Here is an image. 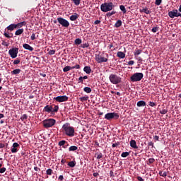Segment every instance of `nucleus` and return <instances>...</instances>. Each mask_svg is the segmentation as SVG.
Wrapping results in <instances>:
<instances>
[{"instance_id": "35", "label": "nucleus", "mask_w": 181, "mask_h": 181, "mask_svg": "<svg viewBox=\"0 0 181 181\" xmlns=\"http://www.w3.org/2000/svg\"><path fill=\"white\" fill-rule=\"evenodd\" d=\"M142 50L141 49H136V52H134V57H137L138 55H140L141 53Z\"/></svg>"}, {"instance_id": "16", "label": "nucleus", "mask_w": 181, "mask_h": 181, "mask_svg": "<svg viewBox=\"0 0 181 181\" xmlns=\"http://www.w3.org/2000/svg\"><path fill=\"white\" fill-rule=\"evenodd\" d=\"M79 18V16L78 14L77 13H74V15H71L70 17H69V19L71 21H76L77 18Z\"/></svg>"}, {"instance_id": "31", "label": "nucleus", "mask_w": 181, "mask_h": 181, "mask_svg": "<svg viewBox=\"0 0 181 181\" xmlns=\"http://www.w3.org/2000/svg\"><path fill=\"white\" fill-rule=\"evenodd\" d=\"M21 72V69H15V70H13L11 71V74L13 75H16V74H18Z\"/></svg>"}, {"instance_id": "46", "label": "nucleus", "mask_w": 181, "mask_h": 181, "mask_svg": "<svg viewBox=\"0 0 181 181\" xmlns=\"http://www.w3.org/2000/svg\"><path fill=\"white\" fill-rule=\"evenodd\" d=\"M59 110V106L55 105L54 108H52V112H57Z\"/></svg>"}, {"instance_id": "2", "label": "nucleus", "mask_w": 181, "mask_h": 181, "mask_svg": "<svg viewBox=\"0 0 181 181\" xmlns=\"http://www.w3.org/2000/svg\"><path fill=\"white\" fill-rule=\"evenodd\" d=\"M109 81L113 85H119L122 83V78L115 74H111L109 75Z\"/></svg>"}, {"instance_id": "32", "label": "nucleus", "mask_w": 181, "mask_h": 181, "mask_svg": "<svg viewBox=\"0 0 181 181\" xmlns=\"http://www.w3.org/2000/svg\"><path fill=\"white\" fill-rule=\"evenodd\" d=\"M119 8L123 12L124 14L127 13V9L124 6L120 5Z\"/></svg>"}, {"instance_id": "26", "label": "nucleus", "mask_w": 181, "mask_h": 181, "mask_svg": "<svg viewBox=\"0 0 181 181\" xmlns=\"http://www.w3.org/2000/svg\"><path fill=\"white\" fill-rule=\"evenodd\" d=\"M122 25V20H117V21L116 22V23L115 24V27L116 28H119Z\"/></svg>"}, {"instance_id": "49", "label": "nucleus", "mask_w": 181, "mask_h": 181, "mask_svg": "<svg viewBox=\"0 0 181 181\" xmlns=\"http://www.w3.org/2000/svg\"><path fill=\"white\" fill-rule=\"evenodd\" d=\"M21 63V59H15V61L13 62V64L16 65Z\"/></svg>"}, {"instance_id": "37", "label": "nucleus", "mask_w": 181, "mask_h": 181, "mask_svg": "<svg viewBox=\"0 0 181 181\" xmlns=\"http://www.w3.org/2000/svg\"><path fill=\"white\" fill-rule=\"evenodd\" d=\"M89 97L88 96H83L80 98L81 102H86L88 100Z\"/></svg>"}, {"instance_id": "11", "label": "nucleus", "mask_w": 181, "mask_h": 181, "mask_svg": "<svg viewBox=\"0 0 181 181\" xmlns=\"http://www.w3.org/2000/svg\"><path fill=\"white\" fill-rule=\"evenodd\" d=\"M74 69H80V65L78 64H76L74 66H66L63 68V72L66 73V72L69 71V70Z\"/></svg>"}, {"instance_id": "22", "label": "nucleus", "mask_w": 181, "mask_h": 181, "mask_svg": "<svg viewBox=\"0 0 181 181\" xmlns=\"http://www.w3.org/2000/svg\"><path fill=\"white\" fill-rule=\"evenodd\" d=\"M146 103L144 100H140V101L137 102V106L139 107H146Z\"/></svg>"}, {"instance_id": "14", "label": "nucleus", "mask_w": 181, "mask_h": 181, "mask_svg": "<svg viewBox=\"0 0 181 181\" xmlns=\"http://www.w3.org/2000/svg\"><path fill=\"white\" fill-rule=\"evenodd\" d=\"M52 109H53V106L52 105H47L44 107V111L45 112L50 113V112H52Z\"/></svg>"}, {"instance_id": "40", "label": "nucleus", "mask_w": 181, "mask_h": 181, "mask_svg": "<svg viewBox=\"0 0 181 181\" xmlns=\"http://www.w3.org/2000/svg\"><path fill=\"white\" fill-rule=\"evenodd\" d=\"M168 112V110L167 108H163L160 110V114H166Z\"/></svg>"}, {"instance_id": "4", "label": "nucleus", "mask_w": 181, "mask_h": 181, "mask_svg": "<svg viewBox=\"0 0 181 181\" xmlns=\"http://www.w3.org/2000/svg\"><path fill=\"white\" fill-rule=\"evenodd\" d=\"M144 76V74H142V72H136L135 74L132 75L130 80L132 82L141 81Z\"/></svg>"}, {"instance_id": "53", "label": "nucleus", "mask_w": 181, "mask_h": 181, "mask_svg": "<svg viewBox=\"0 0 181 181\" xmlns=\"http://www.w3.org/2000/svg\"><path fill=\"white\" fill-rule=\"evenodd\" d=\"M1 44L3 45V46H5V47L9 46V44L6 41H3Z\"/></svg>"}, {"instance_id": "62", "label": "nucleus", "mask_w": 181, "mask_h": 181, "mask_svg": "<svg viewBox=\"0 0 181 181\" xmlns=\"http://www.w3.org/2000/svg\"><path fill=\"white\" fill-rule=\"evenodd\" d=\"M134 61H129L128 62V65H134Z\"/></svg>"}, {"instance_id": "1", "label": "nucleus", "mask_w": 181, "mask_h": 181, "mask_svg": "<svg viewBox=\"0 0 181 181\" xmlns=\"http://www.w3.org/2000/svg\"><path fill=\"white\" fill-rule=\"evenodd\" d=\"M62 132L67 136L74 137L75 135V128L70 125V123L66 122L62 125Z\"/></svg>"}, {"instance_id": "50", "label": "nucleus", "mask_w": 181, "mask_h": 181, "mask_svg": "<svg viewBox=\"0 0 181 181\" xmlns=\"http://www.w3.org/2000/svg\"><path fill=\"white\" fill-rule=\"evenodd\" d=\"M155 4L156 6H159L162 4V0H156Z\"/></svg>"}, {"instance_id": "23", "label": "nucleus", "mask_w": 181, "mask_h": 181, "mask_svg": "<svg viewBox=\"0 0 181 181\" xmlns=\"http://www.w3.org/2000/svg\"><path fill=\"white\" fill-rule=\"evenodd\" d=\"M76 161L75 160H72V161H69L67 165L69 168H74L76 167Z\"/></svg>"}, {"instance_id": "7", "label": "nucleus", "mask_w": 181, "mask_h": 181, "mask_svg": "<svg viewBox=\"0 0 181 181\" xmlns=\"http://www.w3.org/2000/svg\"><path fill=\"white\" fill-rule=\"evenodd\" d=\"M95 59L98 64L108 62V58L103 57L102 54H95Z\"/></svg>"}, {"instance_id": "51", "label": "nucleus", "mask_w": 181, "mask_h": 181, "mask_svg": "<svg viewBox=\"0 0 181 181\" xmlns=\"http://www.w3.org/2000/svg\"><path fill=\"white\" fill-rule=\"evenodd\" d=\"M148 105H150V107H156V104L154 103V102L150 101V102L148 103Z\"/></svg>"}, {"instance_id": "27", "label": "nucleus", "mask_w": 181, "mask_h": 181, "mask_svg": "<svg viewBox=\"0 0 181 181\" xmlns=\"http://www.w3.org/2000/svg\"><path fill=\"white\" fill-rule=\"evenodd\" d=\"M66 144H68L67 141L62 140V141H59V146H62L64 148V145H66Z\"/></svg>"}, {"instance_id": "24", "label": "nucleus", "mask_w": 181, "mask_h": 181, "mask_svg": "<svg viewBox=\"0 0 181 181\" xmlns=\"http://www.w3.org/2000/svg\"><path fill=\"white\" fill-rule=\"evenodd\" d=\"M140 12H143V13H145L146 14L151 13V11L148 10L147 7H146L145 8H143L142 10H140Z\"/></svg>"}, {"instance_id": "29", "label": "nucleus", "mask_w": 181, "mask_h": 181, "mask_svg": "<svg viewBox=\"0 0 181 181\" xmlns=\"http://www.w3.org/2000/svg\"><path fill=\"white\" fill-rule=\"evenodd\" d=\"M84 92H86V93H90L92 92V89L90 87H85L83 88Z\"/></svg>"}, {"instance_id": "64", "label": "nucleus", "mask_w": 181, "mask_h": 181, "mask_svg": "<svg viewBox=\"0 0 181 181\" xmlns=\"http://www.w3.org/2000/svg\"><path fill=\"white\" fill-rule=\"evenodd\" d=\"M137 180H138L139 181H144V179H142L141 177H137Z\"/></svg>"}, {"instance_id": "28", "label": "nucleus", "mask_w": 181, "mask_h": 181, "mask_svg": "<svg viewBox=\"0 0 181 181\" xmlns=\"http://www.w3.org/2000/svg\"><path fill=\"white\" fill-rule=\"evenodd\" d=\"M103 157V154L102 153H95V158H96L97 159H101Z\"/></svg>"}, {"instance_id": "59", "label": "nucleus", "mask_w": 181, "mask_h": 181, "mask_svg": "<svg viewBox=\"0 0 181 181\" xmlns=\"http://www.w3.org/2000/svg\"><path fill=\"white\" fill-rule=\"evenodd\" d=\"M66 163V160H65V158H62V160H61V164L64 165Z\"/></svg>"}, {"instance_id": "30", "label": "nucleus", "mask_w": 181, "mask_h": 181, "mask_svg": "<svg viewBox=\"0 0 181 181\" xmlns=\"http://www.w3.org/2000/svg\"><path fill=\"white\" fill-rule=\"evenodd\" d=\"M82 43V40L80 38H77L74 40V44L76 45H79Z\"/></svg>"}, {"instance_id": "20", "label": "nucleus", "mask_w": 181, "mask_h": 181, "mask_svg": "<svg viewBox=\"0 0 181 181\" xmlns=\"http://www.w3.org/2000/svg\"><path fill=\"white\" fill-rule=\"evenodd\" d=\"M6 29L8 30H10V31H13L15 29H16V24H10V25H8Z\"/></svg>"}, {"instance_id": "15", "label": "nucleus", "mask_w": 181, "mask_h": 181, "mask_svg": "<svg viewBox=\"0 0 181 181\" xmlns=\"http://www.w3.org/2000/svg\"><path fill=\"white\" fill-rule=\"evenodd\" d=\"M23 47L30 52H33L34 49L28 44H23Z\"/></svg>"}, {"instance_id": "36", "label": "nucleus", "mask_w": 181, "mask_h": 181, "mask_svg": "<svg viewBox=\"0 0 181 181\" xmlns=\"http://www.w3.org/2000/svg\"><path fill=\"white\" fill-rule=\"evenodd\" d=\"M155 163V158H148V162L147 163L148 165H151Z\"/></svg>"}, {"instance_id": "57", "label": "nucleus", "mask_w": 181, "mask_h": 181, "mask_svg": "<svg viewBox=\"0 0 181 181\" xmlns=\"http://www.w3.org/2000/svg\"><path fill=\"white\" fill-rule=\"evenodd\" d=\"M118 146H119V142H117V143L112 144V147L113 148H115V147H117Z\"/></svg>"}, {"instance_id": "12", "label": "nucleus", "mask_w": 181, "mask_h": 181, "mask_svg": "<svg viewBox=\"0 0 181 181\" xmlns=\"http://www.w3.org/2000/svg\"><path fill=\"white\" fill-rule=\"evenodd\" d=\"M18 147H20L18 143H13L11 147L12 153H16L18 151Z\"/></svg>"}, {"instance_id": "47", "label": "nucleus", "mask_w": 181, "mask_h": 181, "mask_svg": "<svg viewBox=\"0 0 181 181\" xmlns=\"http://www.w3.org/2000/svg\"><path fill=\"white\" fill-rule=\"evenodd\" d=\"M55 52H56V50H55V49H52V50H49V51L48 54H49V55H54V54H55Z\"/></svg>"}, {"instance_id": "17", "label": "nucleus", "mask_w": 181, "mask_h": 181, "mask_svg": "<svg viewBox=\"0 0 181 181\" xmlns=\"http://www.w3.org/2000/svg\"><path fill=\"white\" fill-rule=\"evenodd\" d=\"M130 146L131 147H132L134 149H138V146H137V144H136V142L135 140H132L130 141Z\"/></svg>"}, {"instance_id": "58", "label": "nucleus", "mask_w": 181, "mask_h": 181, "mask_svg": "<svg viewBox=\"0 0 181 181\" xmlns=\"http://www.w3.org/2000/svg\"><path fill=\"white\" fill-rule=\"evenodd\" d=\"M59 181H63L64 180V175H59Z\"/></svg>"}, {"instance_id": "41", "label": "nucleus", "mask_w": 181, "mask_h": 181, "mask_svg": "<svg viewBox=\"0 0 181 181\" xmlns=\"http://www.w3.org/2000/svg\"><path fill=\"white\" fill-rule=\"evenodd\" d=\"M52 173H53V170H52V169H47V170H46V173H47V175H52Z\"/></svg>"}, {"instance_id": "19", "label": "nucleus", "mask_w": 181, "mask_h": 181, "mask_svg": "<svg viewBox=\"0 0 181 181\" xmlns=\"http://www.w3.org/2000/svg\"><path fill=\"white\" fill-rule=\"evenodd\" d=\"M117 57H118L119 59H124L126 57V54L122 52H118L117 53Z\"/></svg>"}, {"instance_id": "33", "label": "nucleus", "mask_w": 181, "mask_h": 181, "mask_svg": "<svg viewBox=\"0 0 181 181\" xmlns=\"http://www.w3.org/2000/svg\"><path fill=\"white\" fill-rule=\"evenodd\" d=\"M69 151H76V150H78V147L74 145L69 147Z\"/></svg>"}, {"instance_id": "52", "label": "nucleus", "mask_w": 181, "mask_h": 181, "mask_svg": "<svg viewBox=\"0 0 181 181\" xmlns=\"http://www.w3.org/2000/svg\"><path fill=\"white\" fill-rule=\"evenodd\" d=\"M35 39H36V35H35V33H33L30 37V40H35Z\"/></svg>"}, {"instance_id": "43", "label": "nucleus", "mask_w": 181, "mask_h": 181, "mask_svg": "<svg viewBox=\"0 0 181 181\" xmlns=\"http://www.w3.org/2000/svg\"><path fill=\"white\" fill-rule=\"evenodd\" d=\"M89 46H90V45L88 43H84V44L81 45V47H82V48H88V47H89Z\"/></svg>"}, {"instance_id": "56", "label": "nucleus", "mask_w": 181, "mask_h": 181, "mask_svg": "<svg viewBox=\"0 0 181 181\" xmlns=\"http://www.w3.org/2000/svg\"><path fill=\"white\" fill-rule=\"evenodd\" d=\"M135 59L136 60H138L139 62H142L143 61V59H142V58L141 57H136Z\"/></svg>"}, {"instance_id": "39", "label": "nucleus", "mask_w": 181, "mask_h": 181, "mask_svg": "<svg viewBox=\"0 0 181 181\" xmlns=\"http://www.w3.org/2000/svg\"><path fill=\"white\" fill-rule=\"evenodd\" d=\"M115 13H116V11H111V13H106V16L107 17H111V16H112V15H114Z\"/></svg>"}, {"instance_id": "34", "label": "nucleus", "mask_w": 181, "mask_h": 181, "mask_svg": "<svg viewBox=\"0 0 181 181\" xmlns=\"http://www.w3.org/2000/svg\"><path fill=\"white\" fill-rule=\"evenodd\" d=\"M4 35H5V37H6V38H11L13 36V33L9 34L8 33H4Z\"/></svg>"}, {"instance_id": "10", "label": "nucleus", "mask_w": 181, "mask_h": 181, "mask_svg": "<svg viewBox=\"0 0 181 181\" xmlns=\"http://www.w3.org/2000/svg\"><path fill=\"white\" fill-rule=\"evenodd\" d=\"M54 100H55L56 102H58V103H64V102H67V100H69V97L66 95H61V96L54 97Z\"/></svg>"}, {"instance_id": "38", "label": "nucleus", "mask_w": 181, "mask_h": 181, "mask_svg": "<svg viewBox=\"0 0 181 181\" xmlns=\"http://www.w3.org/2000/svg\"><path fill=\"white\" fill-rule=\"evenodd\" d=\"M129 156V152H123L121 153L122 158H127Z\"/></svg>"}, {"instance_id": "9", "label": "nucleus", "mask_w": 181, "mask_h": 181, "mask_svg": "<svg viewBox=\"0 0 181 181\" xmlns=\"http://www.w3.org/2000/svg\"><path fill=\"white\" fill-rule=\"evenodd\" d=\"M57 21L62 25V27L68 28L70 25L69 21L63 18H58Z\"/></svg>"}, {"instance_id": "25", "label": "nucleus", "mask_w": 181, "mask_h": 181, "mask_svg": "<svg viewBox=\"0 0 181 181\" xmlns=\"http://www.w3.org/2000/svg\"><path fill=\"white\" fill-rule=\"evenodd\" d=\"M23 32H24L23 28H20L19 30L16 31L15 35H21L23 33Z\"/></svg>"}, {"instance_id": "54", "label": "nucleus", "mask_w": 181, "mask_h": 181, "mask_svg": "<svg viewBox=\"0 0 181 181\" xmlns=\"http://www.w3.org/2000/svg\"><path fill=\"white\" fill-rule=\"evenodd\" d=\"M78 83H83V76H80V78H78Z\"/></svg>"}, {"instance_id": "48", "label": "nucleus", "mask_w": 181, "mask_h": 181, "mask_svg": "<svg viewBox=\"0 0 181 181\" xmlns=\"http://www.w3.org/2000/svg\"><path fill=\"white\" fill-rule=\"evenodd\" d=\"M6 171V167H2V168H1V169H0V173H5Z\"/></svg>"}, {"instance_id": "6", "label": "nucleus", "mask_w": 181, "mask_h": 181, "mask_svg": "<svg viewBox=\"0 0 181 181\" xmlns=\"http://www.w3.org/2000/svg\"><path fill=\"white\" fill-rule=\"evenodd\" d=\"M56 124V120L52 118L46 119L45 121H43V126L45 128H51V127H53Z\"/></svg>"}, {"instance_id": "42", "label": "nucleus", "mask_w": 181, "mask_h": 181, "mask_svg": "<svg viewBox=\"0 0 181 181\" xmlns=\"http://www.w3.org/2000/svg\"><path fill=\"white\" fill-rule=\"evenodd\" d=\"M72 1H74V4L76 5V6H78L80 5V3H81V0H71Z\"/></svg>"}, {"instance_id": "44", "label": "nucleus", "mask_w": 181, "mask_h": 181, "mask_svg": "<svg viewBox=\"0 0 181 181\" xmlns=\"http://www.w3.org/2000/svg\"><path fill=\"white\" fill-rule=\"evenodd\" d=\"M159 30V27H153V28H152V32H153V33H156V32L157 31H158Z\"/></svg>"}, {"instance_id": "3", "label": "nucleus", "mask_w": 181, "mask_h": 181, "mask_svg": "<svg viewBox=\"0 0 181 181\" xmlns=\"http://www.w3.org/2000/svg\"><path fill=\"white\" fill-rule=\"evenodd\" d=\"M115 8V5L113 4L112 2H105L103 3L101 6H100V9L102 11V12H109V11L112 10Z\"/></svg>"}, {"instance_id": "13", "label": "nucleus", "mask_w": 181, "mask_h": 181, "mask_svg": "<svg viewBox=\"0 0 181 181\" xmlns=\"http://www.w3.org/2000/svg\"><path fill=\"white\" fill-rule=\"evenodd\" d=\"M177 10H174L168 12V16L171 18H174L175 17H177Z\"/></svg>"}, {"instance_id": "45", "label": "nucleus", "mask_w": 181, "mask_h": 181, "mask_svg": "<svg viewBox=\"0 0 181 181\" xmlns=\"http://www.w3.org/2000/svg\"><path fill=\"white\" fill-rule=\"evenodd\" d=\"M28 115L26 114H23V116L21 117V120H25V119H28Z\"/></svg>"}, {"instance_id": "5", "label": "nucleus", "mask_w": 181, "mask_h": 181, "mask_svg": "<svg viewBox=\"0 0 181 181\" xmlns=\"http://www.w3.org/2000/svg\"><path fill=\"white\" fill-rule=\"evenodd\" d=\"M119 113H116V112H109L107 113L105 116V119L108 120V121H111V120H117L119 119Z\"/></svg>"}, {"instance_id": "21", "label": "nucleus", "mask_w": 181, "mask_h": 181, "mask_svg": "<svg viewBox=\"0 0 181 181\" xmlns=\"http://www.w3.org/2000/svg\"><path fill=\"white\" fill-rule=\"evenodd\" d=\"M25 25H26L25 21L18 23L16 24V29H17V28H22L23 26H25Z\"/></svg>"}, {"instance_id": "18", "label": "nucleus", "mask_w": 181, "mask_h": 181, "mask_svg": "<svg viewBox=\"0 0 181 181\" xmlns=\"http://www.w3.org/2000/svg\"><path fill=\"white\" fill-rule=\"evenodd\" d=\"M83 71L88 74H90L92 71L90 66H86L83 68Z\"/></svg>"}, {"instance_id": "8", "label": "nucleus", "mask_w": 181, "mask_h": 181, "mask_svg": "<svg viewBox=\"0 0 181 181\" xmlns=\"http://www.w3.org/2000/svg\"><path fill=\"white\" fill-rule=\"evenodd\" d=\"M8 54L12 59H16L18 54V48H12L8 50Z\"/></svg>"}, {"instance_id": "55", "label": "nucleus", "mask_w": 181, "mask_h": 181, "mask_svg": "<svg viewBox=\"0 0 181 181\" xmlns=\"http://www.w3.org/2000/svg\"><path fill=\"white\" fill-rule=\"evenodd\" d=\"M153 139H154L156 141H159V136H157V135L154 136H153Z\"/></svg>"}, {"instance_id": "63", "label": "nucleus", "mask_w": 181, "mask_h": 181, "mask_svg": "<svg viewBox=\"0 0 181 181\" xmlns=\"http://www.w3.org/2000/svg\"><path fill=\"white\" fill-rule=\"evenodd\" d=\"M93 177H98V176H99V173H94L93 174Z\"/></svg>"}, {"instance_id": "60", "label": "nucleus", "mask_w": 181, "mask_h": 181, "mask_svg": "<svg viewBox=\"0 0 181 181\" xmlns=\"http://www.w3.org/2000/svg\"><path fill=\"white\" fill-rule=\"evenodd\" d=\"M148 146H152V147L154 146V144H153L152 141L148 142Z\"/></svg>"}, {"instance_id": "61", "label": "nucleus", "mask_w": 181, "mask_h": 181, "mask_svg": "<svg viewBox=\"0 0 181 181\" xmlns=\"http://www.w3.org/2000/svg\"><path fill=\"white\" fill-rule=\"evenodd\" d=\"M101 23L100 20H96L94 23L95 25H99V23Z\"/></svg>"}]
</instances>
